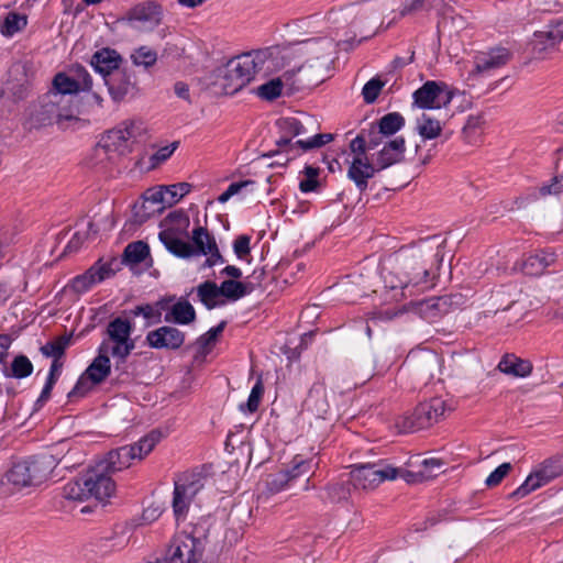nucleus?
Returning a JSON list of instances; mask_svg holds the SVG:
<instances>
[{"label":"nucleus","mask_w":563,"mask_h":563,"mask_svg":"<svg viewBox=\"0 0 563 563\" xmlns=\"http://www.w3.org/2000/svg\"><path fill=\"white\" fill-rule=\"evenodd\" d=\"M196 292L198 300L208 309L212 310L217 307L225 305L222 299L219 286L211 280H206L192 288L189 294Z\"/></svg>","instance_id":"obj_31"},{"label":"nucleus","mask_w":563,"mask_h":563,"mask_svg":"<svg viewBox=\"0 0 563 563\" xmlns=\"http://www.w3.org/2000/svg\"><path fill=\"white\" fill-rule=\"evenodd\" d=\"M398 475L397 467L377 464L355 465L349 473V483L354 489H374L386 479H395Z\"/></svg>","instance_id":"obj_15"},{"label":"nucleus","mask_w":563,"mask_h":563,"mask_svg":"<svg viewBox=\"0 0 563 563\" xmlns=\"http://www.w3.org/2000/svg\"><path fill=\"white\" fill-rule=\"evenodd\" d=\"M464 303L461 294H449L439 297H431L416 302L417 312L428 321L446 314Z\"/></svg>","instance_id":"obj_18"},{"label":"nucleus","mask_w":563,"mask_h":563,"mask_svg":"<svg viewBox=\"0 0 563 563\" xmlns=\"http://www.w3.org/2000/svg\"><path fill=\"white\" fill-rule=\"evenodd\" d=\"M554 261L555 256L553 253L540 251L529 254L523 258L521 271L528 276H540Z\"/></svg>","instance_id":"obj_32"},{"label":"nucleus","mask_w":563,"mask_h":563,"mask_svg":"<svg viewBox=\"0 0 563 563\" xmlns=\"http://www.w3.org/2000/svg\"><path fill=\"white\" fill-rule=\"evenodd\" d=\"M122 58L120 54L111 48H102L97 51L92 56L90 64L93 69L99 73L104 79L112 71H115L120 68V64Z\"/></svg>","instance_id":"obj_28"},{"label":"nucleus","mask_w":563,"mask_h":563,"mask_svg":"<svg viewBox=\"0 0 563 563\" xmlns=\"http://www.w3.org/2000/svg\"><path fill=\"white\" fill-rule=\"evenodd\" d=\"M191 241L194 246V256L208 255L212 249H216V239L207 229L197 227L192 230Z\"/></svg>","instance_id":"obj_37"},{"label":"nucleus","mask_w":563,"mask_h":563,"mask_svg":"<svg viewBox=\"0 0 563 563\" xmlns=\"http://www.w3.org/2000/svg\"><path fill=\"white\" fill-rule=\"evenodd\" d=\"M33 372V364L25 355H18L13 358L10 373H7V376H11L18 379L25 378L30 376Z\"/></svg>","instance_id":"obj_45"},{"label":"nucleus","mask_w":563,"mask_h":563,"mask_svg":"<svg viewBox=\"0 0 563 563\" xmlns=\"http://www.w3.org/2000/svg\"><path fill=\"white\" fill-rule=\"evenodd\" d=\"M561 475H563L562 457H549L528 475L526 481L509 495V498L521 499Z\"/></svg>","instance_id":"obj_13"},{"label":"nucleus","mask_w":563,"mask_h":563,"mask_svg":"<svg viewBox=\"0 0 563 563\" xmlns=\"http://www.w3.org/2000/svg\"><path fill=\"white\" fill-rule=\"evenodd\" d=\"M308 409L314 411L317 416L322 417L329 410V404L325 399V387L321 383H316L309 390L305 401Z\"/></svg>","instance_id":"obj_36"},{"label":"nucleus","mask_w":563,"mask_h":563,"mask_svg":"<svg viewBox=\"0 0 563 563\" xmlns=\"http://www.w3.org/2000/svg\"><path fill=\"white\" fill-rule=\"evenodd\" d=\"M251 238L246 234L239 235L233 242L234 254L240 258L244 260L251 253Z\"/></svg>","instance_id":"obj_59"},{"label":"nucleus","mask_w":563,"mask_h":563,"mask_svg":"<svg viewBox=\"0 0 563 563\" xmlns=\"http://www.w3.org/2000/svg\"><path fill=\"white\" fill-rule=\"evenodd\" d=\"M177 147H178V142H173L172 144H169L167 146L161 147L151 156V162L153 163V165H158L161 163H164L173 155V153L176 151Z\"/></svg>","instance_id":"obj_61"},{"label":"nucleus","mask_w":563,"mask_h":563,"mask_svg":"<svg viewBox=\"0 0 563 563\" xmlns=\"http://www.w3.org/2000/svg\"><path fill=\"white\" fill-rule=\"evenodd\" d=\"M203 486L199 474H185L175 482L172 506L177 521L186 518L191 501Z\"/></svg>","instance_id":"obj_16"},{"label":"nucleus","mask_w":563,"mask_h":563,"mask_svg":"<svg viewBox=\"0 0 563 563\" xmlns=\"http://www.w3.org/2000/svg\"><path fill=\"white\" fill-rule=\"evenodd\" d=\"M186 232L177 228H166L158 234L159 241L168 252L180 258L194 257V246L185 241Z\"/></svg>","instance_id":"obj_21"},{"label":"nucleus","mask_w":563,"mask_h":563,"mask_svg":"<svg viewBox=\"0 0 563 563\" xmlns=\"http://www.w3.org/2000/svg\"><path fill=\"white\" fill-rule=\"evenodd\" d=\"M227 325V321H221L217 327L211 328L205 334L200 335L197 339V344L200 349H207L209 345L213 344L218 336L223 332Z\"/></svg>","instance_id":"obj_52"},{"label":"nucleus","mask_w":563,"mask_h":563,"mask_svg":"<svg viewBox=\"0 0 563 563\" xmlns=\"http://www.w3.org/2000/svg\"><path fill=\"white\" fill-rule=\"evenodd\" d=\"M112 275L113 271L110 264H100L98 262L84 274L76 276L71 280V287L76 292L82 294L90 289L93 285L103 282Z\"/></svg>","instance_id":"obj_23"},{"label":"nucleus","mask_w":563,"mask_h":563,"mask_svg":"<svg viewBox=\"0 0 563 563\" xmlns=\"http://www.w3.org/2000/svg\"><path fill=\"white\" fill-rule=\"evenodd\" d=\"M541 11H560L563 9V0H536Z\"/></svg>","instance_id":"obj_64"},{"label":"nucleus","mask_w":563,"mask_h":563,"mask_svg":"<svg viewBox=\"0 0 563 563\" xmlns=\"http://www.w3.org/2000/svg\"><path fill=\"white\" fill-rule=\"evenodd\" d=\"M78 114L75 102L47 91L31 106L27 120L30 126L34 129L56 124L59 130H67L80 123Z\"/></svg>","instance_id":"obj_2"},{"label":"nucleus","mask_w":563,"mask_h":563,"mask_svg":"<svg viewBox=\"0 0 563 563\" xmlns=\"http://www.w3.org/2000/svg\"><path fill=\"white\" fill-rule=\"evenodd\" d=\"M144 132L143 123L139 120H125L115 128L107 131L97 144L98 155L115 153L124 155L131 152V145Z\"/></svg>","instance_id":"obj_9"},{"label":"nucleus","mask_w":563,"mask_h":563,"mask_svg":"<svg viewBox=\"0 0 563 563\" xmlns=\"http://www.w3.org/2000/svg\"><path fill=\"white\" fill-rule=\"evenodd\" d=\"M124 260L130 264H140L150 255V247L143 241L129 243L124 250Z\"/></svg>","instance_id":"obj_43"},{"label":"nucleus","mask_w":563,"mask_h":563,"mask_svg":"<svg viewBox=\"0 0 563 563\" xmlns=\"http://www.w3.org/2000/svg\"><path fill=\"white\" fill-rule=\"evenodd\" d=\"M164 320L168 323L180 325L190 324L196 320V310L185 297H180L170 306L169 310L165 313Z\"/></svg>","instance_id":"obj_30"},{"label":"nucleus","mask_w":563,"mask_h":563,"mask_svg":"<svg viewBox=\"0 0 563 563\" xmlns=\"http://www.w3.org/2000/svg\"><path fill=\"white\" fill-rule=\"evenodd\" d=\"M98 352V356L85 372V376L95 385L102 383L111 372V362L108 356V342H101Z\"/></svg>","instance_id":"obj_26"},{"label":"nucleus","mask_w":563,"mask_h":563,"mask_svg":"<svg viewBox=\"0 0 563 563\" xmlns=\"http://www.w3.org/2000/svg\"><path fill=\"white\" fill-rule=\"evenodd\" d=\"M561 41H563V18L552 21L544 30L534 32L533 51L542 54L547 49L553 48Z\"/></svg>","instance_id":"obj_24"},{"label":"nucleus","mask_w":563,"mask_h":563,"mask_svg":"<svg viewBox=\"0 0 563 563\" xmlns=\"http://www.w3.org/2000/svg\"><path fill=\"white\" fill-rule=\"evenodd\" d=\"M362 133L365 136V140L371 150L376 148L378 145L384 143V139L386 136L383 133H379V129L375 123L369 124L367 129H362Z\"/></svg>","instance_id":"obj_54"},{"label":"nucleus","mask_w":563,"mask_h":563,"mask_svg":"<svg viewBox=\"0 0 563 563\" xmlns=\"http://www.w3.org/2000/svg\"><path fill=\"white\" fill-rule=\"evenodd\" d=\"M131 314L134 317L143 316L144 319H146V325L157 324L162 321L161 312L157 308L154 307V305H140L134 307L131 310Z\"/></svg>","instance_id":"obj_48"},{"label":"nucleus","mask_w":563,"mask_h":563,"mask_svg":"<svg viewBox=\"0 0 563 563\" xmlns=\"http://www.w3.org/2000/svg\"><path fill=\"white\" fill-rule=\"evenodd\" d=\"M417 130L424 140L435 139L442 131L440 122L426 113L417 120Z\"/></svg>","instance_id":"obj_42"},{"label":"nucleus","mask_w":563,"mask_h":563,"mask_svg":"<svg viewBox=\"0 0 563 563\" xmlns=\"http://www.w3.org/2000/svg\"><path fill=\"white\" fill-rule=\"evenodd\" d=\"M133 332V323L121 317L111 320L106 329L108 342V353L117 360V364H124L128 356L135 349V341L131 338Z\"/></svg>","instance_id":"obj_11"},{"label":"nucleus","mask_w":563,"mask_h":563,"mask_svg":"<svg viewBox=\"0 0 563 563\" xmlns=\"http://www.w3.org/2000/svg\"><path fill=\"white\" fill-rule=\"evenodd\" d=\"M445 401L440 397L420 402L412 412L399 417L396 427L400 432H415L430 428L439 422L445 413Z\"/></svg>","instance_id":"obj_10"},{"label":"nucleus","mask_w":563,"mask_h":563,"mask_svg":"<svg viewBox=\"0 0 563 563\" xmlns=\"http://www.w3.org/2000/svg\"><path fill=\"white\" fill-rule=\"evenodd\" d=\"M27 25V16L14 11L8 12L0 21V34L4 37H13Z\"/></svg>","instance_id":"obj_35"},{"label":"nucleus","mask_w":563,"mask_h":563,"mask_svg":"<svg viewBox=\"0 0 563 563\" xmlns=\"http://www.w3.org/2000/svg\"><path fill=\"white\" fill-rule=\"evenodd\" d=\"M350 150L353 154V157L368 158L366 156V152L371 148L362 131L351 141Z\"/></svg>","instance_id":"obj_57"},{"label":"nucleus","mask_w":563,"mask_h":563,"mask_svg":"<svg viewBox=\"0 0 563 563\" xmlns=\"http://www.w3.org/2000/svg\"><path fill=\"white\" fill-rule=\"evenodd\" d=\"M131 57L135 65L150 67L156 63L157 54L153 49L142 46Z\"/></svg>","instance_id":"obj_51"},{"label":"nucleus","mask_w":563,"mask_h":563,"mask_svg":"<svg viewBox=\"0 0 563 563\" xmlns=\"http://www.w3.org/2000/svg\"><path fill=\"white\" fill-rule=\"evenodd\" d=\"M159 441V433L152 431L137 442L120 446L110 451L107 456L99 461L102 466L110 473L120 472L131 466L132 461L143 460L148 455Z\"/></svg>","instance_id":"obj_7"},{"label":"nucleus","mask_w":563,"mask_h":563,"mask_svg":"<svg viewBox=\"0 0 563 563\" xmlns=\"http://www.w3.org/2000/svg\"><path fill=\"white\" fill-rule=\"evenodd\" d=\"M500 372L516 377H527L532 372V364L528 360L506 354L498 364Z\"/></svg>","instance_id":"obj_33"},{"label":"nucleus","mask_w":563,"mask_h":563,"mask_svg":"<svg viewBox=\"0 0 563 563\" xmlns=\"http://www.w3.org/2000/svg\"><path fill=\"white\" fill-rule=\"evenodd\" d=\"M310 471L311 462L303 460L301 456L297 455L291 461V467L285 470L279 474V483L282 485H285L288 482L309 473Z\"/></svg>","instance_id":"obj_38"},{"label":"nucleus","mask_w":563,"mask_h":563,"mask_svg":"<svg viewBox=\"0 0 563 563\" xmlns=\"http://www.w3.org/2000/svg\"><path fill=\"white\" fill-rule=\"evenodd\" d=\"M99 462L86 471L85 474L67 483L63 495L69 500H87L95 498L104 501L115 492V483L111 474Z\"/></svg>","instance_id":"obj_4"},{"label":"nucleus","mask_w":563,"mask_h":563,"mask_svg":"<svg viewBox=\"0 0 563 563\" xmlns=\"http://www.w3.org/2000/svg\"><path fill=\"white\" fill-rule=\"evenodd\" d=\"M71 342V334L55 338L41 346V353L46 357L60 358Z\"/></svg>","instance_id":"obj_40"},{"label":"nucleus","mask_w":563,"mask_h":563,"mask_svg":"<svg viewBox=\"0 0 563 563\" xmlns=\"http://www.w3.org/2000/svg\"><path fill=\"white\" fill-rule=\"evenodd\" d=\"M143 208H146V203L167 206L165 186L147 189L143 195Z\"/></svg>","instance_id":"obj_53"},{"label":"nucleus","mask_w":563,"mask_h":563,"mask_svg":"<svg viewBox=\"0 0 563 563\" xmlns=\"http://www.w3.org/2000/svg\"><path fill=\"white\" fill-rule=\"evenodd\" d=\"M71 71V77L65 73L56 74L53 78L52 88L48 91L63 96L69 102H75L73 95L79 91H87L90 92L92 103L102 108L103 98L100 93L92 91V78L88 70L81 65H76Z\"/></svg>","instance_id":"obj_8"},{"label":"nucleus","mask_w":563,"mask_h":563,"mask_svg":"<svg viewBox=\"0 0 563 563\" xmlns=\"http://www.w3.org/2000/svg\"><path fill=\"white\" fill-rule=\"evenodd\" d=\"M55 466L51 454L31 456L13 463L5 478L9 484L19 488L38 485L47 479Z\"/></svg>","instance_id":"obj_6"},{"label":"nucleus","mask_w":563,"mask_h":563,"mask_svg":"<svg viewBox=\"0 0 563 563\" xmlns=\"http://www.w3.org/2000/svg\"><path fill=\"white\" fill-rule=\"evenodd\" d=\"M406 151V142L402 136H397L386 142L383 148L377 153L375 165L379 172L401 163Z\"/></svg>","instance_id":"obj_25"},{"label":"nucleus","mask_w":563,"mask_h":563,"mask_svg":"<svg viewBox=\"0 0 563 563\" xmlns=\"http://www.w3.org/2000/svg\"><path fill=\"white\" fill-rule=\"evenodd\" d=\"M147 344L157 350H177L185 342V333L172 325H163L146 334Z\"/></svg>","instance_id":"obj_20"},{"label":"nucleus","mask_w":563,"mask_h":563,"mask_svg":"<svg viewBox=\"0 0 563 563\" xmlns=\"http://www.w3.org/2000/svg\"><path fill=\"white\" fill-rule=\"evenodd\" d=\"M398 475L402 477L407 483H419L423 481H428L433 477V474L431 471H421L419 468L417 472L404 470V468H397Z\"/></svg>","instance_id":"obj_56"},{"label":"nucleus","mask_w":563,"mask_h":563,"mask_svg":"<svg viewBox=\"0 0 563 563\" xmlns=\"http://www.w3.org/2000/svg\"><path fill=\"white\" fill-rule=\"evenodd\" d=\"M31 90V66L25 62L11 65L8 78L0 87V99L4 103H19L24 100Z\"/></svg>","instance_id":"obj_12"},{"label":"nucleus","mask_w":563,"mask_h":563,"mask_svg":"<svg viewBox=\"0 0 563 563\" xmlns=\"http://www.w3.org/2000/svg\"><path fill=\"white\" fill-rule=\"evenodd\" d=\"M351 484L349 483V478L346 481L329 484L325 487V498L330 503H340L342 500H346L351 494Z\"/></svg>","instance_id":"obj_44"},{"label":"nucleus","mask_w":563,"mask_h":563,"mask_svg":"<svg viewBox=\"0 0 563 563\" xmlns=\"http://www.w3.org/2000/svg\"><path fill=\"white\" fill-rule=\"evenodd\" d=\"M375 124L379 129V133H383L386 137H389L397 133L405 125V119L398 112H390L382 117Z\"/></svg>","instance_id":"obj_39"},{"label":"nucleus","mask_w":563,"mask_h":563,"mask_svg":"<svg viewBox=\"0 0 563 563\" xmlns=\"http://www.w3.org/2000/svg\"><path fill=\"white\" fill-rule=\"evenodd\" d=\"M512 57L511 52L506 47H494L486 53L476 56L475 65L479 73L498 69L505 66Z\"/></svg>","instance_id":"obj_27"},{"label":"nucleus","mask_w":563,"mask_h":563,"mask_svg":"<svg viewBox=\"0 0 563 563\" xmlns=\"http://www.w3.org/2000/svg\"><path fill=\"white\" fill-rule=\"evenodd\" d=\"M280 49L266 47L240 54L217 69V84L224 93L233 95L258 77L279 68Z\"/></svg>","instance_id":"obj_1"},{"label":"nucleus","mask_w":563,"mask_h":563,"mask_svg":"<svg viewBox=\"0 0 563 563\" xmlns=\"http://www.w3.org/2000/svg\"><path fill=\"white\" fill-rule=\"evenodd\" d=\"M435 0H405L400 9V15H409L418 11H431Z\"/></svg>","instance_id":"obj_49"},{"label":"nucleus","mask_w":563,"mask_h":563,"mask_svg":"<svg viewBox=\"0 0 563 563\" xmlns=\"http://www.w3.org/2000/svg\"><path fill=\"white\" fill-rule=\"evenodd\" d=\"M384 86L385 82L377 77L368 80L362 89L364 101L368 104L375 102Z\"/></svg>","instance_id":"obj_50"},{"label":"nucleus","mask_w":563,"mask_h":563,"mask_svg":"<svg viewBox=\"0 0 563 563\" xmlns=\"http://www.w3.org/2000/svg\"><path fill=\"white\" fill-rule=\"evenodd\" d=\"M203 550L205 543L201 538L180 532L170 541L164 560L156 563H199Z\"/></svg>","instance_id":"obj_14"},{"label":"nucleus","mask_w":563,"mask_h":563,"mask_svg":"<svg viewBox=\"0 0 563 563\" xmlns=\"http://www.w3.org/2000/svg\"><path fill=\"white\" fill-rule=\"evenodd\" d=\"M512 466L510 463L506 462L496 467L486 478L485 483L488 487L497 486L501 483V481L508 475L511 471Z\"/></svg>","instance_id":"obj_55"},{"label":"nucleus","mask_w":563,"mask_h":563,"mask_svg":"<svg viewBox=\"0 0 563 563\" xmlns=\"http://www.w3.org/2000/svg\"><path fill=\"white\" fill-rule=\"evenodd\" d=\"M159 7L155 2H146L135 5L128 13V20L134 26L136 23L146 24L147 27H153L159 23Z\"/></svg>","instance_id":"obj_29"},{"label":"nucleus","mask_w":563,"mask_h":563,"mask_svg":"<svg viewBox=\"0 0 563 563\" xmlns=\"http://www.w3.org/2000/svg\"><path fill=\"white\" fill-rule=\"evenodd\" d=\"M399 256L402 268L408 273V280L400 285L402 289L409 285H428L434 278L433 267H439L443 261L441 246L428 242L402 249Z\"/></svg>","instance_id":"obj_3"},{"label":"nucleus","mask_w":563,"mask_h":563,"mask_svg":"<svg viewBox=\"0 0 563 563\" xmlns=\"http://www.w3.org/2000/svg\"><path fill=\"white\" fill-rule=\"evenodd\" d=\"M452 92L443 81L429 80L413 95V104L420 109H440L446 107L452 100Z\"/></svg>","instance_id":"obj_17"},{"label":"nucleus","mask_w":563,"mask_h":563,"mask_svg":"<svg viewBox=\"0 0 563 563\" xmlns=\"http://www.w3.org/2000/svg\"><path fill=\"white\" fill-rule=\"evenodd\" d=\"M541 196L559 195L563 192V177H554L550 185H543L539 189Z\"/></svg>","instance_id":"obj_63"},{"label":"nucleus","mask_w":563,"mask_h":563,"mask_svg":"<svg viewBox=\"0 0 563 563\" xmlns=\"http://www.w3.org/2000/svg\"><path fill=\"white\" fill-rule=\"evenodd\" d=\"M252 184H253L252 180H244V181H239V183L230 184L229 187L225 189V191H223L218 197V201L220 203L227 202L232 196H234L238 192H240L243 187H246L247 185H252Z\"/></svg>","instance_id":"obj_62"},{"label":"nucleus","mask_w":563,"mask_h":563,"mask_svg":"<svg viewBox=\"0 0 563 563\" xmlns=\"http://www.w3.org/2000/svg\"><path fill=\"white\" fill-rule=\"evenodd\" d=\"M302 178L299 181V189L303 194L317 191L321 184L319 181L320 168L312 165L305 166L301 172Z\"/></svg>","instance_id":"obj_41"},{"label":"nucleus","mask_w":563,"mask_h":563,"mask_svg":"<svg viewBox=\"0 0 563 563\" xmlns=\"http://www.w3.org/2000/svg\"><path fill=\"white\" fill-rule=\"evenodd\" d=\"M191 185L189 183H178L165 186L167 206L172 207L177 203L184 196L189 194Z\"/></svg>","instance_id":"obj_47"},{"label":"nucleus","mask_w":563,"mask_h":563,"mask_svg":"<svg viewBox=\"0 0 563 563\" xmlns=\"http://www.w3.org/2000/svg\"><path fill=\"white\" fill-rule=\"evenodd\" d=\"M108 92L114 102H121L126 97H133L137 92L136 78L132 70L119 68L103 79Z\"/></svg>","instance_id":"obj_19"},{"label":"nucleus","mask_w":563,"mask_h":563,"mask_svg":"<svg viewBox=\"0 0 563 563\" xmlns=\"http://www.w3.org/2000/svg\"><path fill=\"white\" fill-rule=\"evenodd\" d=\"M283 81L279 78L271 79L256 88V95L267 101L275 100L282 95Z\"/></svg>","instance_id":"obj_46"},{"label":"nucleus","mask_w":563,"mask_h":563,"mask_svg":"<svg viewBox=\"0 0 563 563\" xmlns=\"http://www.w3.org/2000/svg\"><path fill=\"white\" fill-rule=\"evenodd\" d=\"M379 173L375 163H371L368 158L352 157L349 168L347 178L354 183L360 192H364L368 187V180Z\"/></svg>","instance_id":"obj_22"},{"label":"nucleus","mask_w":563,"mask_h":563,"mask_svg":"<svg viewBox=\"0 0 563 563\" xmlns=\"http://www.w3.org/2000/svg\"><path fill=\"white\" fill-rule=\"evenodd\" d=\"M264 387L261 379L253 386L249 399L246 401V408L250 412H255L258 409L260 400L263 396Z\"/></svg>","instance_id":"obj_58"},{"label":"nucleus","mask_w":563,"mask_h":563,"mask_svg":"<svg viewBox=\"0 0 563 563\" xmlns=\"http://www.w3.org/2000/svg\"><path fill=\"white\" fill-rule=\"evenodd\" d=\"M92 383L85 376V374L78 379L74 388L68 393V399L84 397L92 387Z\"/></svg>","instance_id":"obj_60"},{"label":"nucleus","mask_w":563,"mask_h":563,"mask_svg":"<svg viewBox=\"0 0 563 563\" xmlns=\"http://www.w3.org/2000/svg\"><path fill=\"white\" fill-rule=\"evenodd\" d=\"M221 297L229 301H236L254 290V285L251 282H239L234 279H227L219 286Z\"/></svg>","instance_id":"obj_34"},{"label":"nucleus","mask_w":563,"mask_h":563,"mask_svg":"<svg viewBox=\"0 0 563 563\" xmlns=\"http://www.w3.org/2000/svg\"><path fill=\"white\" fill-rule=\"evenodd\" d=\"M277 126L280 136L276 140V145L279 151L288 155L287 161L295 158L299 151L307 152L319 148L334 140V135L331 133H318L292 142L294 137L305 136L308 132L306 124L297 118H282L277 121Z\"/></svg>","instance_id":"obj_5"}]
</instances>
